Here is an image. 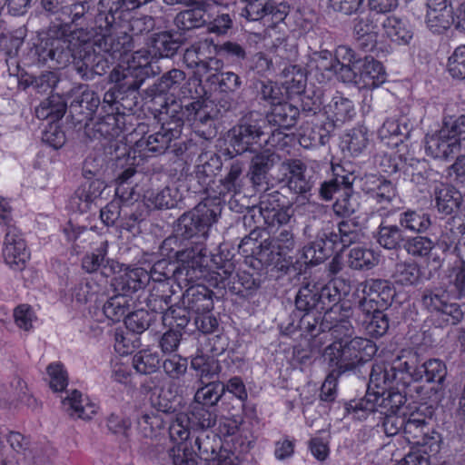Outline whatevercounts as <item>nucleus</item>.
Wrapping results in <instances>:
<instances>
[{
  "instance_id": "obj_1",
  "label": "nucleus",
  "mask_w": 465,
  "mask_h": 465,
  "mask_svg": "<svg viewBox=\"0 0 465 465\" xmlns=\"http://www.w3.org/2000/svg\"><path fill=\"white\" fill-rule=\"evenodd\" d=\"M152 0H100L95 17V32L84 41V52L76 62V71L86 79L104 74L110 64L119 60L109 74V81L124 92L136 91L151 74L152 55L146 49L129 54L134 47L127 33L125 13Z\"/></svg>"
},
{
  "instance_id": "obj_2",
  "label": "nucleus",
  "mask_w": 465,
  "mask_h": 465,
  "mask_svg": "<svg viewBox=\"0 0 465 465\" xmlns=\"http://www.w3.org/2000/svg\"><path fill=\"white\" fill-rule=\"evenodd\" d=\"M178 263L168 260H160L151 268L149 281L158 282L169 291V282L175 281L180 287H186L191 282L203 276V268L207 262V250L199 243L194 249H187L178 252ZM165 292V290H162Z\"/></svg>"
},
{
  "instance_id": "obj_3",
  "label": "nucleus",
  "mask_w": 465,
  "mask_h": 465,
  "mask_svg": "<svg viewBox=\"0 0 465 465\" xmlns=\"http://www.w3.org/2000/svg\"><path fill=\"white\" fill-rule=\"evenodd\" d=\"M166 114L174 122L181 120V129L185 122L205 140L216 135L215 118L218 110L212 101L197 99L184 105L174 104L167 109Z\"/></svg>"
},
{
  "instance_id": "obj_4",
  "label": "nucleus",
  "mask_w": 465,
  "mask_h": 465,
  "mask_svg": "<svg viewBox=\"0 0 465 465\" xmlns=\"http://www.w3.org/2000/svg\"><path fill=\"white\" fill-rule=\"evenodd\" d=\"M219 213L220 208L215 201L205 200L179 218L177 234L191 240L185 250L194 249L199 243L206 249L203 242L208 236L210 227L216 222Z\"/></svg>"
},
{
  "instance_id": "obj_5",
  "label": "nucleus",
  "mask_w": 465,
  "mask_h": 465,
  "mask_svg": "<svg viewBox=\"0 0 465 465\" xmlns=\"http://www.w3.org/2000/svg\"><path fill=\"white\" fill-rule=\"evenodd\" d=\"M376 351V346L371 341L354 337L350 341H333L325 348L323 357L330 366L342 373L369 361Z\"/></svg>"
},
{
  "instance_id": "obj_6",
  "label": "nucleus",
  "mask_w": 465,
  "mask_h": 465,
  "mask_svg": "<svg viewBox=\"0 0 465 465\" xmlns=\"http://www.w3.org/2000/svg\"><path fill=\"white\" fill-rule=\"evenodd\" d=\"M67 28L57 27V32L53 28L49 30V38L45 43V50L50 60L54 61L60 66H66L71 62L76 68V62L80 60V54L84 52V41L90 40L92 31L83 28L73 31L66 35Z\"/></svg>"
},
{
  "instance_id": "obj_7",
  "label": "nucleus",
  "mask_w": 465,
  "mask_h": 465,
  "mask_svg": "<svg viewBox=\"0 0 465 465\" xmlns=\"http://www.w3.org/2000/svg\"><path fill=\"white\" fill-rule=\"evenodd\" d=\"M181 120L174 122L170 118L162 124L159 131L143 135L137 140L134 146L127 152L128 157H132L134 161L137 157L143 159L163 154L170 146L173 140L180 137Z\"/></svg>"
},
{
  "instance_id": "obj_8",
  "label": "nucleus",
  "mask_w": 465,
  "mask_h": 465,
  "mask_svg": "<svg viewBox=\"0 0 465 465\" xmlns=\"http://www.w3.org/2000/svg\"><path fill=\"white\" fill-rule=\"evenodd\" d=\"M220 448H222V439L216 433L200 430L195 436L192 452L187 451L185 446L178 444L168 451V456L173 465H197L196 456L206 461Z\"/></svg>"
},
{
  "instance_id": "obj_9",
  "label": "nucleus",
  "mask_w": 465,
  "mask_h": 465,
  "mask_svg": "<svg viewBox=\"0 0 465 465\" xmlns=\"http://www.w3.org/2000/svg\"><path fill=\"white\" fill-rule=\"evenodd\" d=\"M358 307L362 314L370 316L374 310L387 308L395 294L390 282L381 279H367L357 285Z\"/></svg>"
},
{
  "instance_id": "obj_10",
  "label": "nucleus",
  "mask_w": 465,
  "mask_h": 465,
  "mask_svg": "<svg viewBox=\"0 0 465 465\" xmlns=\"http://www.w3.org/2000/svg\"><path fill=\"white\" fill-rule=\"evenodd\" d=\"M123 119V116L109 114L94 124V136L104 140L101 142V146L104 148L105 153L110 154L111 159L114 158V154L119 158L120 155L127 153L125 144L123 143L124 139Z\"/></svg>"
},
{
  "instance_id": "obj_11",
  "label": "nucleus",
  "mask_w": 465,
  "mask_h": 465,
  "mask_svg": "<svg viewBox=\"0 0 465 465\" xmlns=\"http://www.w3.org/2000/svg\"><path fill=\"white\" fill-rule=\"evenodd\" d=\"M265 119L258 113L244 115L229 132L230 143L237 154L247 152L263 134Z\"/></svg>"
},
{
  "instance_id": "obj_12",
  "label": "nucleus",
  "mask_w": 465,
  "mask_h": 465,
  "mask_svg": "<svg viewBox=\"0 0 465 465\" xmlns=\"http://www.w3.org/2000/svg\"><path fill=\"white\" fill-rule=\"evenodd\" d=\"M391 401H395V403L398 404H403L404 397L399 392H391L387 390L371 391L368 389L362 399L350 403L348 411L359 420L365 419L374 411L387 415L390 414L389 406Z\"/></svg>"
},
{
  "instance_id": "obj_13",
  "label": "nucleus",
  "mask_w": 465,
  "mask_h": 465,
  "mask_svg": "<svg viewBox=\"0 0 465 465\" xmlns=\"http://www.w3.org/2000/svg\"><path fill=\"white\" fill-rule=\"evenodd\" d=\"M211 53V45L207 42H201L188 47L183 54L184 64L194 70V74L200 80L223 67V62L213 57Z\"/></svg>"
},
{
  "instance_id": "obj_14",
  "label": "nucleus",
  "mask_w": 465,
  "mask_h": 465,
  "mask_svg": "<svg viewBox=\"0 0 465 465\" xmlns=\"http://www.w3.org/2000/svg\"><path fill=\"white\" fill-rule=\"evenodd\" d=\"M423 147L427 156L444 162H449L454 155L464 151L442 125L424 136Z\"/></svg>"
},
{
  "instance_id": "obj_15",
  "label": "nucleus",
  "mask_w": 465,
  "mask_h": 465,
  "mask_svg": "<svg viewBox=\"0 0 465 465\" xmlns=\"http://www.w3.org/2000/svg\"><path fill=\"white\" fill-rule=\"evenodd\" d=\"M5 262L15 271H22L30 260V252L21 232L15 226L5 231L3 247Z\"/></svg>"
},
{
  "instance_id": "obj_16",
  "label": "nucleus",
  "mask_w": 465,
  "mask_h": 465,
  "mask_svg": "<svg viewBox=\"0 0 465 465\" xmlns=\"http://www.w3.org/2000/svg\"><path fill=\"white\" fill-rule=\"evenodd\" d=\"M258 213L267 230L272 233L295 223L294 210L292 206H280L275 199L266 197L260 202Z\"/></svg>"
},
{
  "instance_id": "obj_17",
  "label": "nucleus",
  "mask_w": 465,
  "mask_h": 465,
  "mask_svg": "<svg viewBox=\"0 0 465 465\" xmlns=\"http://www.w3.org/2000/svg\"><path fill=\"white\" fill-rule=\"evenodd\" d=\"M421 302L428 311L449 316L451 324L459 323L463 318L460 306L458 303L450 302L448 292L441 288L425 290Z\"/></svg>"
},
{
  "instance_id": "obj_18",
  "label": "nucleus",
  "mask_w": 465,
  "mask_h": 465,
  "mask_svg": "<svg viewBox=\"0 0 465 465\" xmlns=\"http://www.w3.org/2000/svg\"><path fill=\"white\" fill-rule=\"evenodd\" d=\"M319 329L321 331H330L334 341H348L353 334V327L348 315L341 313V306L334 305L325 312Z\"/></svg>"
},
{
  "instance_id": "obj_19",
  "label": "nucleus",
  "mask_w": 465,
  "mask_h": 465,
  "mask_svg": "<svg viewBox=\"0 0 465 465\" xmlns=\"http://www.w3.org/2000/svg\"><path fill=\"white\" fill-rule=\"evenodd\" d=\"M362 190L381 205L378 212L385 213L396 198V188L391 181L375 174H368L362 179ZM392 212L393 210L391 209Z\"/></svg>"
},
{
  "instance_id": "obj_20",
  "label": "nucleus",
  "mask_w": 465,
  "mask_h": 465,
  "mask_svg": "<svg viewBox=\"0 0 465 465\" xmlns=\"http://www.w3.org/2000/svg\"><path fill=\"white\" fill-rule=\"evenodd\" d=\"M354 67L358 70L357 85L364 88L379 87L386 81V72L382 64L375 60L372 56L366 55L359 58L354 63Z\"/></svg>"
},
{
  "instance_id": "obj_21",
  "label": "nucleus",
  "mask_w": 465,
  "mask_h": 465,
  "mask_svg": "<svg viewBox=\"0 0 465 465\" xmlns=\"http://www.w3.org/2000/svg\"><path fill=\"white\" fill-rule=\"evenodd\" d=\"M168 416L156 411H143L136 419V430L143 439L158 440L166 432Z\"/></svg>"
},
{
  "instance_id": "obj_22",
  "label": "nucleus",
  "mask_w": 465,
  "mask_h": 465,
  "mask_svg": "<svg viewBox=\"0 0 465 465\" xmlns=\"http://www.w3.org/2000/svg\"><path fill=\"white\" fill-rule=\"evenodd\" d=\"M149 302L152 304L154 311L158 310L163 312V321L165 324L172 327L184 328L188 322L190 314L184 308H173L171 303V295L167 293L158 294L152 292L149 298Z\"/></svg>"
},
{
  "instance_id": "obj_23",
  "label": "nucleus",
  "mask_w": 465,
  "mask_h": 465,
  "mask_svg": "<svg viewBox=\"0 0 465 465\" xmlns=\"http://www.w3.org/2000/svg\"><path fill=\"white\" fill-rule=\"evenodd\" d=\"M86 180L75 191L69 201L70 208L81 213H86L90 209L91 204L100 197L105 189V184L100 178Z\"/></svg>"
},
{
  "instance_id": "obj_24",
  "label": "nucleus",
  "mask_w": 465,
  "mask_h": 465,
  "mask_svg": "<svg viewBox=\"0 0 465 465\" xmlns=\"http://www.w3.org/2000/svg\"><path fill=\"white\" fill-rule=\"evenodd\" d=\"M306 165L300 160H288L282 163V171L287 180L288 188L298 194H306L312 187L311 177L306 175Z\"/></svg>"
},
{
  "instance_id": "obj_25",
  "label": "nucleus",
  "mask_w": 465,
  "mask_h": 465,
  "mask_svg": "<svg viewBox=\"0 0 465 465\" xmlns=\"http://www.w3.org/2000/svg\"><path fill=\"white\" fill-rule=\"evenodd\" d=\"M183 307L192 315L212 312L213 308V292L202 284L187 287L183 295Z\"/></svg>"
},
{
  "instance_id": "obj_26",
  "label": "nucleus",
  "mask_w": 465,
  "mask_h": 465,
  "mask_svg": "<svg viewBox=\"0 0 465 465\" xmlns=\"http://www.w3.org/2000/svg\"><path fill=\"white\" fill-rule=\"evenodd\" d=\"M340 62L328 50L312 53L306 63L307 71L319 81L330 80L337 73Z\"/></svg>"
},
{
  "instance_id": "obj_27",
  "label": "nucleus",
  "mask_w": 465,
  "mask_h": 465,
  "mask_svg": "<svg viewBox=\"0 0 465 465\" xmlns=\"http://www.w3.org/2000/svg\"><path fill=\"white\" fill-rule=\"evenodd\" d=\"M324 114L334 127L352 120L356 114L352 101L340 94H335L324 106Z\"/></svg>"
},
{
  "instance_id": "obj_28",
  "label": "nucleus",
  "mask_w": 465,
  "mask_h": 465,
  "mask_svg": "<svg viewBox=\"0 0 465 465\" xmlns=\"http://www.w3.org/2000/svg\"><path fill=\"white\" fill-rule=\"evenodd\" d=\"M64 411L70 415L83 420H90L97 411V406L79 391L73 390L62 401Z\"/></svg>"
},
{
  "instance_id": "obj_29",
  "label": "nucleus",
  "mask_w": 465,
  "mask_h": 465,
  "mask_svg": "<svg viewBox=\"0 0 465 465\" xmlns=\"http://www.w3.org/2000/svg\"><path fill=\"white\" fill-rule=\"evenodd\" d=\"M391 213V210L380 213L383 219L378 227L376 239L381 247L388 250H396L405 242V239L401 227L397 224H390L387 222L386 218Z\"/></svg>"
},
{
  "instance_id": "obj_30",
  "label": "nucleus",
  "mask_w": 465,
  "mask_h": 465,
  "mask_svg": "<svg viewBox=\"0 0 465 465\" xmlns=\"http://www.w3.org/2000/svg\"><path fill=\"white\" fill-rule=\"evenodd\" d=\"M142 389L148 395L153 411L169 416L168 413L173 410L172 398L173 396L172 391L160 388L157 385L156 377L145 380L142 384Z\"/></svg>"
},
{
  "instance_id": "obj_31",
  "label": "nucleus",
  "mask_w": 465,
  "mask_h": 465,
  "mask_svg": "<svg viewBox=\"0 0 465 465\" xmlns=\"http://www.w3.org/2000/svg\"><path fill=\"white\" fill-rule=\"evenodd\" d=\"M434 201L438 212L449 215L460 208L462 196L453 186L440 183L434 186Z\"/></svg>"
},
{
  "instance_id": "obj_32",
  "label": "nucleus",
  "mask_w": 465,
  "mask_h": 465,
  "mask_svg": "<svg viewBox=\"0 0 465 465\" xmlns=\"http://www.w3.org/2000/svg\"><path fill=\"white\" fill-rule=\"evenodd\" d=\"M316 295H317V284L307 282L303 284L295 299V306L301 311L306 312V314L301 319V323L307 324L308 331L313 334L316 329V324H311L309 312L312 310H316Z\"/></svg>"
},
{
  "instance_id": "obj_33",
  "label": "nucleus",
  "mask_w": 465,
  "mask_h": 465,
  "mask_svg": "<svg viewBox=\"0 0 465 465\" xmlns=\"http://www.w3.org/2000/svg\"><path fill=\"white\" fill-rule=\"evenodd\" d=\"M148 282V272L143 268L136 267L127 268L123 271L122 273L115 278L114 285L117 290L124 292L123 294L128 295L129 293L142 289Z\"/></svg>"
},
{
  "instance_id": "obj_34",
  "label": "nucleus",
  "mask_w": 465,
  "mask_h": 465,
  "mask_svg": "<svg viewBox=\"0 0 465 465\" xmlns=\"http://www.w3.org/2000/svg\"><path fill=\"white\" fill-rule=\"evenodd\" d=\"M205 6L206 23L209 33L216 35H224L232 27V20L229 14L224 13L223 7L217 3L203 4Z\"/></svg>"
},
{
  "instance_id": "obj_35",
  "label": "nucleus",
  "mask_w": 465,
  "mask_h": 465,
  "mask_svg": "<svg viewBox=\"0 0 465 465\" xmlns=\"http://www.w3.org/2000/svg\"><path fill=\"white\" fill-rule=\"evenodd\" d=\"M354 34L362 48L371 50L378 41V26L373 17L370 15L360 17L354 25Z\"/></svg>"
},
{
  "instance_id": "obj_36",
  "label": "nucleus",
  "mask_w": 465,
  "mask_h": 465,
  "mask_svg": "<svg viewBox=\"0 0 465 465\" xmlns=\"http://www.w3.org/2000/svg\"><path fill=\"white\" fill-rule=\"evenodd\" d=\"M299 110L289 103L279 102L272 108L268 122L282 129L292 128L297 121Z\"/></svg>"
},
{
  "instance_id": "obj_37",
  "label": "nucleus",
  "mask_w": 465,
  "mask_h": 465,
  "mask_svg": "<svg viewBox=\"0 0 465 465\" xmlns=\"http://www.w3.org/2000/svg\"><path fill=\"white\" fill-rule=\"evenodd\" d=\"M382 27L387 37L398 44L406 45L412 39L413 33L409 24L395 15L386 17Z\"/></svg>"
},
{
  "instance_id": "obj_38",
  "label": "nucleus",
  "mask_w": 465,
  "mask_h": 465,
  "mask_svg": "<svg viewBox=\"0 0 465 465\" xmlns=\"http://www.w3.org/2000/svg\"><path fill=\"white\" fill-rule=\"evenodd\" d=\"M368 130L364 126H358L349 130L342 137V150L351 156L361 155L369 144Z\"/></svg>"
},
{
  "instance_id": "obj_39",
  "label": "nucleus",
  "mask_w": 465,
  "mask_h": 465,
  "mask_svg": "<svg viewBox=\"0 0 465 465\" xmlns=\"http://www.w3.org/2000/svg\"><path fill=\"white\" fill-rule=\"evenodd\" d=\"M331 241L324 232L322 236L304 246L302 252L305 262L314 265L331 256L333 252Z\"/></svg>"
},
{
  "instance_id": "obj_40",
  "label": "nucleus",
  "mask_w": 465,
  "mask_h": 465,
  "mask_svg": "<svg viewBox=\"0 0 465 465\" xmlns=\"http://www.w3.org/2000/svg\"><path fill=\"white\" fill-rule=\"evenodd\" d=\"M205 3H200V6L197 8L187 9L178 13L173 21L176 28L185 32L203 26L207 19L205 17V6L203 5Z\"/></svg>"
},
{
  "instance_id": "obj_41",
  "label": "nucleus",
  "mask_w": 465,
  "mask_h": 465,
  "mask_svg": "<svg viewBox=\"0 0 465 465\" xmlns=\"http://www.w3.org/2000/svg\"><path fill=\"white\" fill-rule=\"evenodd\" d=\"M399 223L402 230L423 233L431 225V221L430 214L409 209L399 214Z\"/></svg>"
},
{
  "instance_id": "obj_42",
  "label": "nucleus",
  "mask_w": 465,
  "mask_h": 465,
  "mask_svg": "<svg viewBox=\"0 0 465 465\" xmlns=\"http://www.w3.org/2000/svg\"><path fill=\"white\" fill-rule=\"evenodd\" d=\"M411 176L412 182L417 184H439L441 175L439 172L429 167L425 160H411L410 166L404 170Z\"/></svg>"
},
{
  "instance_id": "obj_43",
  "label": "nucleus",
  "mask_w": 465,
  "mask_h": 465,
  "mask_svg": "<svg viewBox=\"0 0 465 465\" xmlns=\"http://www.w3.org/2000/svg\"><path fill=\"white\" fill-rule=\"evenodd\" d=\"M348 265L353 270L368 271L379 263V255L372 249L356 246L350 250Z\"/></svg>"
},
{
  "instance_id": "obj_44",
  "label": "nucleus",
  "mask_w": 465,
  "mask_h": 465,
  "mask_svg": "<svg viewBox=\"0 0 465 465\" xmlns=\"http://www.w3.org/2000/svg\"><path fill=\"white\" fill-rule=\"evenodd\" d=\"M447 374L445 364L438 359H430L421 364L412 374L414 381L442 383Z\"/></svg>"
},
{
  "instance_id": "obj_45",
  "label": "nucleus",
  "mask_w": 465,
  "mask_h": 465,
  "mask_svg": "<svg viewBox=\"0 0 465 465\" xmlns=\"http://www.w3.org/2000/svg\"><path fill=\"white\" fill-rule=\"evenodd\" d=\"M327 237L329 240H335L331 241L332 249H334L335 245L338 243H341L342 247H346L352 243L361 242L363 237V233L355 224L343 221L339 223L337 231L331 232L327 234Z\"/></svg>"
},
{
  "instance_id": "obj_46",
  "label": "nucleus",
  "mask_w": 465,
  "mask_h": 465,
  "mask_svg": "<svg viewBox=\"0 0 465 465\" xmlns=\"http://www.w3.org/2000/svg\"><path fill=\"white\" fill-rule=\"evenodd\" d=\"M397 378L396 367L391 363L376 362L373 364L370 375V383L368 389L387 390L390 385Z\"/></svg>"
},
{
  "instance_id": "obj_47",
  "label": "nucleus",
  "mask_w": 465,
  "mask_h": 465,
  "mask_svg": "<svg viewBox=\"0 0 465 465\" xmlns=\"http://www.w3.org/2000/svg\"><path fill=\"white\" fill-rule=\"evenodd\" d=\"M274 160L275 155L267 152L252 158L248 175L254 186H260L265 183L267 173L273 166Z\"/></svg>"
},
{
  "instance_id": "obj_48",
  "label": "nucleus",
  "mask_w": 465,
  "mask_h": 465,
  "mask_svg": "<svg viewBox=\"0 0 465 465\" xmlns=\"http://www.w3.org/2000/svg\"><path fill=\"white\" fill-rule=\"evenodd\" d=\"M428 430L425 417L419 413H411L406 420L404 434L409 442L425 445Z\"/></svg>"
},
{
  "instance_id": "obj_49",
  "label": "nucleus",
  "mask_w": 465,
  "mask_h": 465,
  "mask_svg": "<svg viewBox=\"0 0 465 465\" xmlns=\"http://www.w3.org/2000/svg\"><path fill=\"white\" fill-rule=\"evenodd\" d=\"M177 192L170 187L161 190H148L143 198L146 205L153 209H170L176 205Z\"/></svg>"
},
{
  "instance_id": "obj_50",
  "label": "nucleus",
  "mask_w": 465,
  "mask_h": 465,
  "mask_svg": "<svg viewBox=\"0 0 465 465\" xmlns=\"http://www.w3.org/2000/svg\"><path fill=\"white\" fill-rule=\"evenodd\" d=\"M191 367L193 369L202 383L204 380L214 379L221 371L219 361L213 356L197 355L191 361Z\"/></svg>"
},
{
  "instance_id": "obj_51",
  "label": "nucleus",
  "mask_w": 465,
  "mask_h": 465,
  "mask_svg": "<svg viewBox=\"0 0 465 465\" xmlns=\"http://www.w3.org/2000/svg\"><path fill=\"white\" fill-rule=\"evenodd\" d=\"M132 299L126 294H117L109 298L103 305L104 316L113 322H120L131 306Z\"/></svg>"
},
{
  "instance_id": "obj_52",
  "label": "nucleus",
  "mask_w": 465,
  "mask_h": 465,
  "mask_svg": "<svg viewBox=\"0 0 465 465\" xmlns=\"http://www.w3.org/2000/svg\"><path fill=\"white\" fill-rule=\"evenodd\" d=\"M392 277L396 283L402 286L416 285L421 278L420 268L412 261L401 262L396 264Z\"/></svg>"
},
{
  "instance_id": "obj_53",
  "label": "nucleus",
  "mask_w": 465,
  "mask_h": 465,
  "mask_svg": "<svg viewBox=\"0 0 465 465\" xmlns=\"http://www.w3.org/2000/svg\"><path fill=\"white\" fill-rule=\"evenodd\" d=\"M243 165L240 162H233L228 173L221 180L219 194L224 196L228 193H239L242 191Z\"/></svg>"
},
{
  "instance_id": "obj_54",
  "label": "nucleus",
  "mask_w": 465,
  "mask_h": 465,
  "mask_svg": "<svg viewBox=\"0 0 465 465\" xmlns=\"http://www.w3.org/2000/svg\"><path fill=\"white\" fill-rule=\"evenodd\" d=\"M223 396V383L210 381L196 391L194 401L200 406L213 407L220 401Z\"/></svg>"
},
{
  "instance_id": "obj_55",
  "label": "nucleus",
  "mask_w": 465,
  "mask_h": 465,
  "mask_svg": "<svg viewBox=\"0 0 465 465\" xmlns=\"http://www.w3.org/2000/svg\"><path fill=\"white\" fill-rule=\"evenodd\" d=\"M108 251V242H103L100 246L91 253H86L82 260V268L88 273L95 272L99 269H102V273L107 275L104 270H107L105 264L109 262L105 259Z\"/></svg>"
},
{
  "instance_id": "obj_56",
  "label": "nucleus",
  "mask_w": 465,
  "mask_h": 465,
  "mask_svg": "<svg viewBox=\"0 0 465 465\" xmlns=\"http://www.w3.org/2000/svg\"><path fill=\"white\" fill-rule=\"evenodd\" d=\"M88 10L89 5L85 0H76L73 5L62 6L60 11L61 16L56 17V20L60 21V24L54 25V28L61 26L67 28L70 24H77Z\"/></svg>"
},
{
  "instance_id": "obj_57",
  "label": "nucleus",
  "mask_w": 465,
  "mask_h": 465,
  "mask_svg": "<svg viewBox=\"0 0 465 465\" xmlns=\"http://www.w3.org/2000/svg\"><path fill=\"white\" fill-rule=\"evenodd\" d=\"M435 246V242L427 236L421 235L409 237L404 242V249L408 254L416 258L428 257Z\"/></svg>"
},
{
  "instance_id": "obj_58",
  "label": "nucleus",
  "mask_w": 465,
  "mask_h": 465,
  "mask_svg": "<svg viewBox=\"0 0 465 465\" xmlns=\"http://www.w3.org/2000/svg\"><path fill=\"white\" fill-rule=\"evenodd\" d=\"M190 419L193 430H207L216 423V414L207 410L203 406H194L190 413L187 414Z\"/></svg>"
},
{
  "instance_id": "obj_59",
  "label": "nucleus",
  "mask_w": 465,
  "mask_h": 465,
  "mask_svg": "<svg viewBox=\"0 0 465 465\" xmlns=\"http://www.w3.org/2000/svg\"><path fill=\"white\" fill-rule=\"evenodd\" d=\"M364 315L363 324L371 337H381L389 329V319L383 310H374L370 316Z\"/></svg>"
},
{
  "instance_id": "obj_60",
  "label": "nucleus",
  "mask_w": 465,
  "mask_h": 465,
  "mask_svg": "<svg viewBox=\"0 0 465 465\" xmlns=\"http://www.w3.org/2000/svg\"><path fill=\"white\" fill-rule=\"evenodd\" d=\"M132 364L137 372L149 374L157 370L160 364V358L155 351L142 350L134 354Z\"/></svg>"
},
{
  "instance_id": "obj_61",
  "label": "nucleus",
  "mask_w": 465,
  "mask_h": 465,
  "mask_svg": "<svg viewBox=\"0 0 465 465\" xmlns=\"http://www.w3.org/2000/svg\"><path fill=\"white\" fill-rule=\"evenodd\" d=\"M155 320V313L146 310H137L129 313L124 319L126 328L134 333H143Z\"/></svg>"
},
{
  "instance_id": "obj_62",
  "label": "nucleus",
  "mask_w": 465,
  "mask_h": 465,
  "mask_svg": "<svg viewBox=\"0 0 465 465\" xmlns=\"http://www.w3.org/2000/svg\"><path fill=\"white\" fill-rule=\"evenodd\" d=\"M152 45L155 50V55L161 57H169L175 54L180 46V43L173 39V36L169 32H160L155 34Z\"/></svg>"
},
{
  "instance_id": "obj_63",
  "label": "nucleus",
  "mask_w": 465,
  "mask_h": 465,
  "mask_svg": "<svg viewBox=\"0 0 465 465\" xmlns=\"http://www.w3.org/2000/svg\"><path fill=\"white\" fill-rule=\"evenodd\" d=\"M441 125L465 151V114L445 115Z\"/></svg>"
},
{
  "instance_id": "obj_64",
  "label": "nucleus",
  "mask_w": 465,
  "mask_h": 465,
  "mask_svg": "<svg viewBox=\"0 0 465 465\" xmlns=\"http://www.w3.org/2000/svg\"><path fill=\"white\" fill-rule=\"evenodd\" d=\"M452 23L451 10L427 9L426 24L429 29L435 34H440L448 29Z\"/></svg>"
}]
</instances>
